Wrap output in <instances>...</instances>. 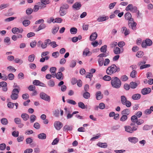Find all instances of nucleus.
<instances>
[{"label":"nucleus","mask_w":153,"mask_h":153,"mask_svg":"<svg viewBox=\"0 0 153 153\" xmlns=\"http://www.w3.org/2000/svg\"><path fill=\"white\" fill-rule=\"evenodd\" d=\"M120 70L119 68H117L115 64H112L108 66L106 70V73L107 75H111L116 72H118Z\"/></svg>","instance_id":"f257e3e1"},{"label":"nucleus","mask_w":153,"mask_h":153,"mask_svg":"<svg viewBox=\"0 0 153 153\" xmlns=\"http://www.w3.org/2000/svg\"><path fill=\"white\" fill-rule=\"evenodd\" d=\"M111 83L112 87L116 89L120 88L121 85L120 80L118 78L115 76L112 77Z\"/></svg>","instance_id":"f03ea898"},{"label":"nucleus","mask_w":153,"mask_h":153,"mask_svg":"<svg viewBox=\"0 0 153 153\" xmlns=\"http://www.w3.org/2000/svg\"><path fill=\"white\" fill-rule=\"evenodd\" d=\"M138 127V126L134 123H130V126H126L124 127L125 131L131 134L136 131Z\"/></svg>","instance_id":"7ed1b4c3"},{"label":"nucleus","mask_w":153,"mask_h":153,"mask_svg":"<svg viewBox=\"0 0 153 153\" xmlns=\"http://www.w3.org/2000/svg\"><path fill=\"white\" fill-rule=\"evenodd\" d=\"M19 91L17 88H14L11 92L10 97L11 99L13 100H17L19 97Z\"/></svg>","instance_id":"20e7f679"},{"label":"nucleus","mask_w":153,"mask_h":153,"mask_svg":"<svg viewBox=\"0 0 153 153\" xmlns=\"http://www.w3.org/2000/svg\"><path fill=\"white\" fill-rule=\"evenodd\" d=\"M137 23L134 22V19L132 21H128V25L129 28L134 30L136 29Z\"/></svg>","instance_id":"39448f33"},{"label":"nucleus","mask_w":153,"mask_h":153,"mask_svg":"<svg viewBox=\"0 0 153 153\" xmlns=\"http://www.w3.org/2000/svg\"><path fill=\"white\" fill-rule=\"evenodd\" d=\"M40 97L42 99L46 101L49 102L50 101V97L43 92H42L40 93Z\"/></svg>","instance_id":"423d86ee"},{"label":"nucleus","mask_w":153,"mask_h":153,"mask_svg":"<svg viewBox=\"0 0 153 153\" xmlns=\"http://www.w3.org/2000/svg\"><path fill=\"white\" fill-rule=\"evenodd\" d=\"M54 126L56 130H59L62 127L63 124L59 121H56L54 123Z\"/></svg>","instance_id":"0eeeda50"},{"label":"nucleus","mask_w":153,"mask_h":153,"mask_svg":"<svg viewBox=\"0 0 153 153\" xmlns=\"http://www.w3.org/2000/svg\"><path fill=\"white\" fill-rule=\"evenodd\" d=\"M14 122L15 123L18 125V127L19 128H22L24 126V124L22 123L21 119L18 117H16L14 119Z\"/></svg>","instance_id":"6e6552de"},{"label":"nucleus","mask_w":153,"mask_h":153,"mask_svg":"<svg viewBox=\"0 0 153 153\" xmlns=\"http://www.w3.org/2000/svg\"><path fill=\"white\" fill-rule=\"evenodd\" d=\"M151 91V89L150 88H145L141 90V93L143 95L149 94Z\"/></svg>","instance_id":"1a4fd4ad"},{"label":"nucleus","mask_w":153,"mask_h":153,"mask_svg":"<svg viewBox=\"0 0 153 153\" xmlns=\"http://www.w3.org/2000/svg\"><path fill=\"white\" fill-rule=\"evenodd\" d=\"M124 17L125 19L128 20V21H132L134 19L133 18H132L131 14L129 12L126 13L124 15Z\"/></svg>","instance_id":"9d476101"},{"label":"nucleus","mask_w":153,"mask_h":153,"mask_svg":"<svg viewBox=\"0 0 153 153\" xmlns=\"http://www.w3.org/2000/svg\"><path fill=\"white\" fill-rule=\"evenodd\" d=\"M82 6L80 2L78 1L75 3L72 6L73 8L75 9L76 10H79Z\"/></svg>","instance_id":"9b49d317"},{"label":"nucleus","mask_w":153,"mask_h":153,"mask_svg":"<svg viewBox=\"0 0 153 153\" xmlns=\"http://www.w3.org/2000/svg\"><path fill=\"white\" fill-rule=\"evenodd\" d=\"M51 42L50 39L45 40L43 45H42V48L43 49L46 48L48 45H51Z\"/></svg>","instance_id":"f8f14e48"},{"label":"nucleus","mask_w":153,"mask_h":153,"mask_svg":"<svg viewBox=\"0 0 153 153\" xmlns=\"http://www.w3.org/2000/svg\"><path fill=\"white\" fill-rule=\"evenodd\" d=\"M103 95L102 94L100 91H98L97 92L96 94V98L97 100H100L103 98Z\"/></svg>","instance_id":"ddd939ff"},{"label":"nucleus","mask_w":153,"mask_h":153,"mask_svg":"<svg viewBox=\"0 0 153 153\" xmlns=\"http://www.w3.org/2000/svg\"><path fill=\"white\" fill-rule=\"evenodd\" d=\"M97 37V34L96 32L92 33L90 37V40L91 41L95 40Z\"/></svg>","instance_id":"4468645a"},{"label":"nucleus","mask_w":153,"mask_h":153,"mask_svg":"<svg viewBox=\"0 0 153 153\" xmlns=\"http://www.w3.org/2000/svg\"><path fill=\"white\" fill-rule=\"evenodd\" d=\"M56 78L57 79L59 80H61L63 79L64 76L63 74L60 72H59L56 74Z\"/></svg>","instance_id":"2eb2a0df"},{"label":"nucleus","mask_w":153,"mask_h":153,"mask_svg":"<svg viewBox=\"0 0 153 153\" xmlns=\"http://www.w3.org/2000/svg\"><path fill=\"white\" fill-rule=\"evenodd\" d=\"M73 126H69L66 125L64 126L63 128V130L64 131H71L73 129Z\"/></svg>","instance_id":"dca6fc26"},{"label":"nucleus","mask_w":153,"mask_h":153,"mask_svg":"<svg viewBox=\"0 0 153 153\" xmlns=\"http://www.w3.org/2000/svg\"><path fill=\"white\" fill-rule=\"evenodd\" d=\"M89 50L88 48H86L85 49L83 52V55L85 56H90L91 55V52L89 51Z\"/></svg>","instance_id":"f3484780"},{"label":"nucleus","mask_w":153,"mask_h":153,"mask_svg":"<svg viewBox=\"0 0 153 153\" xmlns=\"http://www.w3.org/2000/svg\"><path fill=\"white\" fill-rule=\"evenodd\" d=\"M129 141L131 143H136L138 141L137 138L135 137H129L128 138Z\"/></svg>","instance_id":"a211bd4d"},{"label":"nucleus","mask_w":153,"mask_h":153,"mask_svg":"<svg viewBox=\"0 0 153 153\" xmlns=\"http://www.w3.org/2000/svg\"><path fill=\"white\" fill-rule=\"evenodd\" d=\"M141 97V95L139 94H136L133 95L131 98L134 100H137L139 99Z\"/></svg>","instance_id":"6ab92c4d"},{"label":"nucleus","mask_w":153,"mask_h":153,"mask_svg":"<svg viewBox=\"0 0 153 153\" xmlns=\"http://www.w3.org/2000/svg\"><path fill=\"white\" fill-rule=\"evenodd\" d=\"M21 117L24 121L27 120L29 118V115L27 114L23 113L22 114Z\"/></svg>","instance_id":"aec40b11"},{"label":"nucleus","mask_w":153,"mask_h":153,"mask_svg":"<svg viewBox=\"0 0 153 153\" xmlns=\"http://www.w3.org/2000/svg\"><path fill=\"white\" fill-rule=\"evenodd\" d=\"M38 137L41 140H45L46 139V135L44 133H41L38 135Z\"/></svg>","instance_id":"412c9836"},{"label":"nucleus","mask_w":153,"mask_h":153,"mask_svg":"<svg viewBox=\"0 0 153 153\" xmlns=\"http://www.w3.org/2000/svg\"><path fill=\"white\" fill-rule=\"evenodd\" d=\"M130 110L128 108H126L124 109L121 112V114L122 115H125L127 116L130 114Z\"/></svg>","instance_id":"4be33fe9"},{"label":"nucleus","mask_w":153,"mask_h":153,"mask_svg":"<svg viewBox=\"0 0 153 153\" xmlns=\"http://www.w3.org/2000/svg\"><path fill=\"white\" fill-rule=\"evenodd\" d=\"M138 84L135 82H131L130 83V86L132 89L136 88L138 86Z\"/></svg>","instance_id":"5701e85b"},{"label":"nucleus","mask_w":153,"mask_h":153,"mask_svg":"<svg viewBox=\"0 0 153 153\" xmlns=\"http://www.w3.org/2000/svg\"><path fill=\"white\" fill-rule=\"evenodd\" d=\"M108 19V17H99L97 19V20L99 22H102L107 20Z\"/></svg>","instance_id":"b1692460"},{"label":"nucleus","mask_w":153,"mask_h":153,"mask_svg":"<svg viewBox=\"0 0 153 153\" xmlns=\"http://www.w3.org/2000/svg\"><path fill=\"white\" fill-rule=\"evenodd\" d=\"M114 53L116 54H119L120 53V49L118 47H115L113 50Z\"/></svg>","instance_id":"393cba45"},{"label":"nucleus","mask_w":153,"mask_h":153,"mask_svg":"<svg viewBox=\"0 0 153 153\" xmlns=\"http://www.w3.org/2000/svg\"><path fill=\"white\" fill-rule=\"evenodd\" d=\"M35 56L34 54H32L28 57V61L30 62H33L35 59Z\"/></svg>","instance_id":"a878e982"},{"label":"nucleus","mask_w":153,"mask_h":153,"mask_svg":"<svg viewBox=\"0 0 153 153\" xmlns=\"http://www.w3.org/2000/svg\"><path fill=\"white\" fill-rule=\"evenodd\" d=\"M97 145L98 146L103 148H106L108 146L106 143H99L97 144Z\"/></svg>","instance_id":"bb28decb"},{"label":"nucleus","mask_w":153,"mask_h":153,"mask_svg":"<svg viewBox=\"0 0 153 153\" xmlns=\"http://www.w3.org/2000/svg\"><path fill=\"white\" fill-rule=\"evenodd\" d=\"M48 84L50 87H53L55 85L54 81L53 79H51L48 82Z\"/></svg>","instance_id":"cd10ccee"},{"label":"nucleus","mask_w":153,"mask_h":153,"mask_svg":"<svg viewBox=\"0 0 153 153\" xmlns=\"http://www.w3.org/2000/svg\"><path fill=\"white\" fill-rule=\"evenodd\" d=\"M121 99L122 104L123 105H125V104L127 101L126 97L124 95L122 96H121Z\"/></svg>","instance_id":"c85d7f7f"},{"label":"nucleus","mask_w":153,"mask_h":153,"mask_svg":"<svg viewBox=\"0 0 153 153\" xmlns=\"http://www.w3.org/2000/svg\"><path fill=\"white\" fill-rule=\"evenodd\" d=\"M134 7L132 4H129L126 7V10L127 11H131V10Z\"/></svg>","instance_id":"c756f323"},{"label":"nucleus","mask_w":153,"mask_h":153,"mask_svg":"<svg viewBox=\"0 0 153 153\" xmlns=\"http://www.w3.org/2000/svg\"><path fill=\"white\" fill-rule=\"evenodd\" d=\"M134 7L132 4H129L126 7V10L127 11H131V10Z\"/></svg>","instance_id":"7c9ffc66"},{"label":"nucleus","mask_w":153,"mask_h":153,"mask_svg":"<svg viewBox=\"0 0 153 153\" xmlns=\"http://www.w3.org/2000/svg\"><path fill=\"white\" fill-rule=\"evenodd\" d=\"M70 32L71 34H75L77 33V30L76 27H73L70 29Z\"/></svg>","instance_id":"2f4dec72"},{"label":"nucleus","mask_w":153,"mask_h":153,"mask_svg":"<svg viewBox=\"0 0 153 153\" xmlns=\"http://www.w3.org/2000/svg\"><path fill=\"white\" fill-rule=\"evenodd\" d=\"M98 62L99 65L101 66L103 65L104 63V59L103 58H100L98 59Z\"/></svg>","instance_id":"473e14b6"},{"label":"nucleus","mask_w":153,"mask_h":153,"mask_svg":"<svg viewBox=\"0 0 153 153\" xmlns=\"http://www.w3.org/2000/svg\"><path fill=\"white\" fill-rule=\"evenodd\" d=\"M107 46L104 45L102 46L100 48V51L102 53H105L107 51Z\"/></svg>","instance_id":"72a5a7b5"},{"label":"nucleus","mask_w":153,"mask_h":153,"mask_svg":"<svg viewBox=\"0 0 153 153\" xmlns=\"http://www.w3.org/2000/svg\"><path fill=\"white\" fill-rule=\"evenodd\" d=\"M137 119L138 118L137 116L135 115L132 116L131 117V120L132 123H131L135 124V123Z\"/></svg>","instance_id":"f704fd0d"},{"label":"nucleus","mask_w":153,"mask_h":153,"mask_svg":"<svg viewBox=\"0 0 153 153\" xmlns=\"http://www.w3.org/2000/svg\"><path fill=\"white\" fill-rule=\"evenodd\" d=\"M60 15L63 16L66 14V11L65 10L60 7V10L59 11Z\"/></svg>","instance_id":"c9c22d12"},{"label":"nucleus","mask_w":153,"mask_h":153,"mask_svg":"<svg viewBox=\"0 0 153 153\" xmlns=\"http://www.w3.org/2000/svg\"><path fill=\"white\" fill-rule=\"evenodd\" d=\"M1 122L2 124L4 125H7L8 123L7 119L6 118H3L1 120Z\"/></svg>","instance_id":"e433bc0d"},{"label":"nucleus","mask_w":153,"mask_h":153,"mask_svg":"<svg viewBox=\"0 0 153 153\" xmlns=\"http://www.w3.org/2000/svg\"><path fill=\"white\" fill-rule=\"evenodd\" d=\"M83 96L86 99H88L90 97V94L87 91H85V92L83 93Z\"/></svg>","instance_id":"4c0bfd02"},{"label":"nucleus","mask_w":153,"mask_h":153,"mask_svg":"<svg viewBox=\"0 0 153 153\" xmlns=\"http://www.w3.org/2000/svg\"><path fill=\"white\" fill-rule=\"evenodd\" d=\"M45 27L46 25L45 24L42 23L39 25L37 29V31H39L41 30L44 29L45 28Z\"/></svg>","instance_id":"58836bf2"},{"label":"nucleus","mask_w":153,"mask_h":153,"mask_svg":"<svg viewBox=\"0 0 153 153\" xmlns=\"http://www.w3.org/2000/svg\"><path fill=\"white\" fill-rule=\"evenodd\" d=\"M22 24L24 26L26 27L30 24V21L28 20H25L23 21Z\"/></svg>","instance_id":"ea45409f"},{"label":"nucleus","mask_w":153,"mask_h":153,"mask_svg":"<svg viewBox=\"0 0 153 153\" xmlns=\"http://www.w3.org/2000/svg\"><path fill=\"white\" fill-rule=\"evenodd\" d=\"M76 65V61L75 60H71L70 65V67L73 68Z\"/></svg>","instance_id":"a19ab883"},{"label":"nucleus","mask_w":153,"mask_h":153,"mask_svg":"<svg viewBox=\"0 0 153 153\" xmlns=\"http://www.w3.org/2000/svg\"><path fill=\"white\" fill-rule=\"evenodd\" d=\"M78 105L79 107L83 109L86 108L84 104L82 102H79L78 103Z\"/></svg>","instance_id":"79ce46f5"},{"label":"nucleus","mask_w":153,"mask_h":153,"mask_svg":"<svg viewBox=\"0 0 153 153\" xmlns=\"http://www.w3.org/2000/svg\"><path fill=\"white\" fill-rule=\"evenodd\" d=\"M137 73V72L135 70H133L130 73V76L132 78H134L136 77Z\"/></svg>","instance_id":"37998d69"},{"label":"nucleus","mask_w":153,"mask_h":153,"mask_svg":"<svg viewBox=\"0 0 153 153\" xmlns=\"http://www.w3.org/2000/svg\"><path fill=\"white\" fill-rule=\"evenodd\" d=\"M103 79L105 81H109L112 79L111 77L108 75L104 76L103 77Z\"/></svg>","instance_id":"c03bdc74"},{"label":"nucleus","mask_w":153,"mask_h":153,"mask_svg":"<svg viewBox=\"0 0 153 153\" xmlns=\"http://www.w3.org/2000/svg\"><path fill=\"white\" fill-rule=\"evenodd\" d=\"M146 45L147 46H150L152 45V41L151 40L149 39H147L145 40Z\"/></svg>","instance_id":"a18cd8bd"},{"label":"nucleus","mask_w":153,"mask_h":153,"mask_svg":"<svg viewBox=\"0 0 153 153\" xmlns=\"http://www.w3.org/2000/svg\"><path fill=\"white\" fill-rule=\"evenodd\" d=\"M59 28V27H54L52 29V33L53 34H55L57 33V32L58 31V30Z\"/></svg>","instance_id":"49530a36"},{"label":"nucleus","mask_w":153,"mask_h":153,"mask_svg":"<svg viewBox=\"0 0 153 153\" xmlns=\"http://www.w3.org/2000/svg\"><path fill=\"white\" fill-rule=\"evenodd\" d=\"M19 29L18 28L15 27L12 29V32L14 34H17L19 33Z\"/></svg>","instance_id":"de8ad7c7"},{"label":"nucleus","mask_w":153,"mask_h":153,"mask_svg":"<svg viewBox=\"0 0 153 153\" xmlns=\"http://www.w3.org/2000/svg\"><path fill=\"white\" fill-rule=\"evenodd\" d=\"M144 123V121L141 119H137V120L136 121V122L135 123V124L136 123L137 124V126L140 125Z\"/></svg>","instance_id":"09e8293b"},{"label":"nucleus","mask_w":153,"mask_h":153,"mask_svg":"<svg viewBox=\"0 0 153 153\" xmlns=\"http://www.w3.org/2000/svg\"><path fill=\"white\" fill-rule=\"evenodd\" d=\"M128 119V117L126 115H123L122 117H120V121L124 122L126 120Z\"/></svg>","instance_id":"8fccbe9b"},{"label":"nucleus","mask_w":153,"mask_h":153,"mask_svg":"<svg viewBox=\"0 0 153 153\" xmlns=\"http://www.w3.org/2000/svg\"><path fill=\"white\" fill-rule=\"evenodd\" d=\"M36 117L34 115H32L30 117V122L31 123H33L36 120Z\"/></svg>","instance_id":"3c124183"},{"label":"nucleus","mask_w":153,"mask_h":153,"mask_svg":"<svg viewBox=\"0 0 153 153\" xmlns=\"http://www.w3.org/2000/svg\"><path fill=\"white\" fill-rule=\"evenodd\" d=\"M33 11V10L32 8H29L26 10V13L27 15H29L32 13Z\"/></svg>","instance_id":"603ef678"},{"label":"nucleus","mask_w":153,"mask_h":153,"mask_svg":"<svg viewBox=\"0 0 153 153\" xmlns=\"http://www.w3.org/2000/svg\"><path fill=\"white\" fill-rule=\"evenodd\" d=\"M100 53L99 55H98L97 57H99L100 58H103V57H105L107 56H108V54L107 53Z\"/></svg>","instance_id":"864d4df0"},{"label":"nucleus","mask_w":153,"mask_h":153,"mask_svg":"<svg viewBox=\"0 0 153 153\" xmlns=\"http://www.w3.org/2000/svg\"><path fill=\"white\" fill-rule=\"evenodd\" d=\"M143 52L141 51H138L136 54V56L138 58H141L143 56Z\"/></svg>","instance_id":"5fc2aeb1"},{"label":"nucleus","mask_w":153,"mask_h":153,"mask_svg":"<svg viewBox=\"0 0 153 153\" xmlns=\"http://www.w3.org/2000/svg\"><path fill=\"white\" fill-rule=\"evenodd\" d=\"M7 106L10 108H13L14 106V103L11 102H9L7 104Z\"/></svg>","instance_id":"6e6d98bb"},{"label":"nucleus","mask_w":153,"mask_h":153,"mask_svg":"<svg viewBox=\"0 0 153 153\" xmlns=\"http://www.w3.org/2000/svg\"><path fill=\"white\" fill-rule=\"evenodd\" d=\"M150 65L149 64H144L140 66V68L141 70L146 68H149L150 67Z\"/></svg>","instance_id":"4d7b16f0"},{"label":"nucleus","mask_w":153,"mask_h":153,"mask_svg":"<svg viewBox=\"0 0 153 153\" xmlns=\"http://www.w3.org/2000/svg\"><path fill=\"white\" fill-rule=\"evenodd\" d=\"M33 139L30 137L27 138L26 140V143L27 144L31 143L33 141Z\"/></svg>","instance_id":"13d9d810"},{"label":"nucleus","mask_w":153,"mask_h":153,"mask_svg":"<svg viewBox=\"0 0 153 153\" xmlns=\"http://www.w3.org/2000/svg\"><path fill=\"white\" fill-rule=\"evenodd\" d=\"M128 79V77L126 75H123L121 77V80L123 81H127Z\"/></svg>","instance_id":"bf43d9fd"},{"label":"nucleus","mask_w":153,"mask_h":153,"mask_svg":"<svg viewBox=\"0 0 153 153\" xmlns=\"http://www.w3.org/2000/svg\"><path fill=\"white\" fill-rule=\"evenodd\" d=\"M16 18V17H11L6 19H5V21L7 22H9L13 20Z\"/></svg>","instance_id":"052dcab7"},{"label":"nucleus","mask_w":153,"mask_h":153,"mask_svg":"<svg viewBox=\"0 0 153 153\" xmlns=\"http://www.w3.org/2000/svg\"><path fill=\"white\" fill-rule=\"evenodd\" d=\"M62 21V19L60 18H57L55 19V21L54 22V23H61Z\"/></svg>","instance_id":"680f3d73"},{"label":"nucleus","mask_w":153,"mask_h":153,"mask_svg":"<svg viewBox=\"0 0 153 153\" xmlns=\"http://www.w3.org/2000/svg\"><path fill=\"white\" fill-rule=\"evenodd\" d=\"M110 62V60L108 59H105L104 61V65L105 66H107L109 63Z\"/></svg>","instance_id":"e2e57ef3"},{"label":"nucleus","mask_w":153,"mask_h":153,"mask_svg":"<svg viewBox=\"0 0 153 153\" xmlns=\"http://www.w3.org/2000/svg\"><path fill=\"white\" fill-rule=\"evenodd\" d=\"M7 77L9 80H13L14 79V76L13 74L10 73L8 75Z\"/></svg>","instance_id":"0e129e2a"},{"label":"nucleus","mask_w":153,"mask_h":153,"mask_svg":"<svg viewBox=\"0 0 153 153\" xmlns=\"http://www.w3.org/2000/svg\"><path fill=\"white\" fill-rule=\"evenodd\" d=\"M59 55V53L58 51L54 52L52 54V56L55 58L57 57Z\"/></svg>","instance_id":"69168bd1"},{"label":"nucleus","mask_w":153,"mask_h":153,"mask_svg":"<svg viewBox=\"0 0 153 153\" xmlns=\"http://www.w3.org/2000/svg\"><path fill=\"white\" fill-rule=\"evenodd\" d=\"M29 96L28 94L26 93L23 94L22 95V98L24 100H26L29 98Z\"/></svg>","instance_id":"338daca9"},{"label":"nucleus","mask_w":153,"mask_h":153,"mask_svg":"<svg viewBox=\"0 0 153 153\" xmlns=\"http://www.w3.org/2000/svg\"><path fill=\"white\" fill-rule=\"evenodd\" d=\"M6 147V145L5 143H3L0 144V149L1 150H4Z\"/></svg>","instance_id":"774afa93"}]
</instances>
